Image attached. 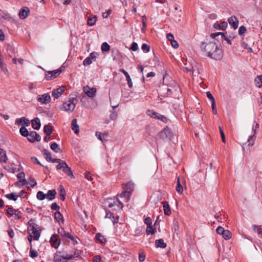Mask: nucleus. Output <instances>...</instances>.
Instances as JSON below:
<instances>
[{"instance_id":"nucleus-4","label":"nucleus","mask_w":262,"mask_h":262,"mask_svg":"<svg viewBox=\"0 0 262 262\" xmlns=\"http://www.w3.org/2000/svg\"><path fill=\"white\" fill-rule=\"evenodd\" d=\"M78 100L76 98H70L69 100L63 103L62 110L66 112H72Z\"/></svg>"},{"instance_id":"nucleus-64","label":"nucleus","mask_w":262,"mask_h":262,"mask_svg":"<svg viewBox=\"0 0 262 262\" xmlns=\"http://www.w3.org/2000/svg\"><path fill=\"white\" fill-rule=\"evenodd\" d=\"M167 39L170 42L174 40V36L172 34L169 33L166 36Z\"/></svg>"},{"instance_id":"nucleus-14","label":"nucleus","mask_w":262,"mask_h":262,"mask_svg":"<svg viewBox=\"0 0 262 262\" xmlns=\"http://www.w3.org/2000/svg\"><path fill=\"white\" fill-rule=\"evenodd\" d=\"M65 90V87L63 86H60L59 88L55 89L54 91H53L52 93V95L53 97H54L55 98H58L61 94L63 93V92Z\"/></svg>"},{"instance_id":"nucleus-31","label":"nucleus","mask_w":262,"mask_h":262,"mask_svg":"<svg viewBox=\"0 0 262 262\" xmlns=\"http://www.w3.org/2000/svg\"><path fill=\"white\" fill-rule=\"evenodd\" d=\"M176 189L178 193L180 194H182L183 193V189L181 184H180L179 178L177 180V186Z\"/></svg>"},{"instance_id":"nucleus-36","label":"nucleus","mask_w":262,"mask_h":262,"mask_svg":"<svg viewBox=\"0 0 262 262\" xmlns=\"http://www.w3.org/2000/svg\"><path fill=\"white\" fill-rule=\"evenodd\" d=\"M20 134L24 137H27L30 133L25 126H21L19 129Z\"/></svg>"},{"instance_id":"nucleus-58","label":"nucleus","mask_w":262,"mask_h":262,"mask_svg":"<svg viewBox=\"0 0 262 262\" xmlns=\"http://www.w3.org/2000/svg\"><path fill=\"white\" fill-rule=\"evenodd\" d=\"M7 212L10 215L12 216L14 215L15 212H16V210L12 208H8L7 210Z\"/></svg>"},{"instance_id":"nucleus-59","label":"nucleus","mask_w":262,"mask_h":262,"mask_svg":"<svg viewBox=\"0 0 262 262\" xmlns=\"http://www.w3.org/2000/svg\"><path fill=\"white\" fill-rule=\"evenodd\" d=\"M206 95H207V98L209 100H211V103H213V102H215L214 98V97H213L212 95L211 94V93L210 92H207L206 93Z\"/></svg>"},{"instance_id":"nucleus-5","label":"nucleus","mask_w":262,"mask_h":262,"mask_svg":"<svg viewBox=\"0 0 262 262\" xmlns=\"http://www.w3.org/2000/svg\"><path fill=\"white\" fill-rule=\"evenodd\" d=\"M259 128V124L256 122L255 121L254 122V124L252 126V132L253 133V135H251L249 137L248 140V145L249 146H253L254 144L255 140V134L256 133L257 129Z\"/></svg>"},{"instance_id":"nucleus-27","label":"nucleus","mask_w":262,"mask_h":262,"mask_svg":"<svg viewBox=\"0 0 262 262\" xmlns=\"http://www.w3.org/2000/svg\"><path fill=\"white\" fill-rule=\"evenodd\" d=\"M42 152L45 159L47 161L49 162L52 160L51 154L47 149H44L42 151Z\"/></svg>"},{"instance_id":"nucleus-38","label":"nucleus","mask_w":262,"mask_h":262,"mask_svg":"<svg viewBox=\"0 0 262 262\" xmlns=\"http://www.w3.org/2000/svg\"><path fill=\"white\" fill-rule=\"evenodd\" d=\"M60 198L62 201H64L66 199V191L62 185L60 186Z\"/></svg>"},{"instance_id":"nucleus-44","label":"nucleus","mask_w":262,"mask_h":262,"mask_svg":"<svg viewBox=\"0 0 262 262\" xmlns=\"http://www.w3.org/2000/svg\"><path fill=\"white\" fill-rule=\"evenodd\" d=\"M58 232L62 237H67L68 236H70V233L66 231L63 228L58 229Z\"/></svg>"},{"instance_id":"nucleus-13","label":"nucleus","mask_w":262,"mask_h":262,"mask_svg":"<svg viewBox=\"0 0 262 262\" xmlns=\"http://www.w3.org/2000/svg\"><path fill=\"white\" fill-rule=\"evenodd\" d=\"M30 13V10L27 7H23L19 11V17L21 19H25L27 18Z\"/></svg>"},{"instance_id":"nucleus-26","label":"nucleus","mask_w":262,"mask_h":262,"mask_svg":"<svg viewBox=\"0 0 262 262\" xmlns=\"http://www.w3.org/2000/svg\"><path fill=\"white\" fill-rule=\"evenodd\" d=\"M54 219L58 221L59 223H60V222L63 223V216H62V215L61 214V213L59 212V211H56L55 213H54Z\"/></svg>"},{"instance_id":"nucleus-54","label":"nucleus","mask_w":262,"mask_h":262,"mask_svg":"<svg viewBox=\"0 0 262 262\" xmlns=\"http://www.w3.org/2000/svg\"><path fill=\"white\" fill-rule=\"evenodd\" d=\"M141 49L143 51L148 52L150 50V47L146 43H143L142 45Z\"/></svg>"},{"instance_id":"nucleus-53","label":"nucleus","mask_w":262,"mask_h":262,"mask_svg":"<svg viewBox=\"0 0 262 262\" xmlns=\"http://www.w3.org/2000/svg\"><path fill=\"white\" fill-rule=\"evenodd\" d=\"M92 63V60L89 57L86 58L83 61V64L84 66H89Z\"/></svg>"},{"instance_id":"nucleus-62","label":"nucleus","mask_w":262,"mask_h":262,"mask_svg":"<svg viewBox=\"0 0 262 262\" xmlns=\"http://www.w3.org/2000/svg\"><path fill=\"white\" fill-rule=\"evenodd\" d=\"M130 49L134 51H137L138 49V44L136 42H133Z\"/></svg>"},{"instance_id":"nucleus-11","label":"nucleus","mask_w":262,"mask_h":262,"mask_svg":"<svg viewBox=\"0 0 262 262\" xmlns=\"http://www.w3.org/2000/svg\"><path fill=\"white\" fill-rule=\"evenodd\" d=\"M229 24L233 28L234 30L237 29L238 27V19L235 16H232L228 18Z\"/></svg>"},{"instance_id":"nucleus-46","label":"nucleus","mask_w":262,"mask_h":262,"mask_svg":"<svg viewBox=\"0 0 262 262\" xmlns=\"http://www.w3.org/2000/svg\"><path fill=\"white\" fill-rule=\"evenodd\" d=\"M253 229L254 231L257 232V233L262 237V226H257L256 225L253 226Z\"/></svg>"},{"instance_id":"nucleus-21","label":"nucleus","mask_w":262,"mask_h":262,"mask_svg":"<svg viewBox=\"0 0 262 262\" xmlns=\"http://www.w3.org/2000/svg\"><path fill=\"white\" fill-rule=\"evenodd\" d=\"M105 217L111 219L114 224H115V223H117L119 219L118 216H117L115 217L114 215V214L111 212H106V215Z\"/></svg>"},{"instance_id":"nucleus-50","label":"nucleus","mask_w":262,"mask_h":262,"mask_svg":"<svg viewBox=\"0 0 262 262\" xmlns=\"http://www.w3.org/2000/svg\"><path fill=\"white\" fill-rule=\"evenodd\" d=\"M51 209L52 210H56L57 211H59L58 210L60 209V207L56 202H54L52 204L51 206Z\"/></svg>"},{"instance_id":"nucleus-63","label":"nucleus","mask_w":262,"mask_h":262,"mask_svg":"<svg viewBox=\"0 0 262 262\" xmlns=\"http://www.w3.org/2000/svg\"><path fill=\"white\" fill-rule=\"evenodd\" d=\"M144 223H145V224L147 225V226L152 225L151 220V219L149 217H147L144 220Z\"/></svg>"},{"instance_id":"nucleus-37","label":"nucleus","mask_w":262,"mask_h":262,"mask_svg":"<svg viewBox=\"0 0 262 262\" xmlns=\"http://www.w3.org/2000/svg\"><path fill=\"white\" fill-rule=\"evenodd\" d=\"M146 232L147 234H154L156 232V229L153 228L152 225L147 226Z\"/></svg>"},{"instance_id":"nucleus-33","label":"nucleus","mask_w":262,"mask_h":262,"mask_svg":"<svg viewBox=\"0 0 262 262\" xmlns=\"http://www.w3.org/2000/svg\"><path fill=\"white\" fill-rule=\"evenodd\" d=\"M58 164L56 166L57 169L63 170L64 168L67 165L66 162L60 159V162H58Z\"/></svg>"},{"instance_id":"nucleus-45","label":"nucleus","mask_w":262,"mask_h":262,"mask_svg":"<svg viewBox=\"0 0 262 262\" xmlns=\"http://www.w3.org/2000/svg\"><path fill=\"white\" fill-rule=\"evenodd\" d=\"M36 197L38 200L42 201L46 198V195L42 191H39L37 193Z\"/></svg>"},{"instance_id":"nucleus-29","label":"nucleus","mask_w":262,"mask_h":262,"mask_svg":"<svg viewBox=\"0 0 262 262\" xmlns=\"http://www.w3.org/2000/svg\"><path fill=\"white\" fill-rule=\"evenodd\" d=\"M0 69L5 74L8 73V70L7 69L6 66L4 63V60H2V58H0Z\"/></svg>"},{"instance_id":"nucleus-9","label":"nucleus","mask_w":262,"mask_h":262,"mask_svg":"<svg viewBox=\"0 0 262 262\" xmlns=\"http://www.w3.org/2000/svg\"><path fill=\"white\" fill-rule=\"evenodd\" d=\"M37 100L42 104H47L51 101V97L49 94H45L38 95Z\"/></svg>"},{"instance_id":"nucleus-52","label":"nucleus","mask_w":262,"mask_h":262,"mask_svg":"<svg viewBox=\"0 0 262 262\" xmlns=\"http://www.w3.org/2000/svg\"><path fill=\"white\" fill-rule=\"evenodd\" d=\"M145 259V254L144 252H141L139 254V260L140 262H143Z\"/></svg>"},{"instance_id":"nucleus-22","label":"nucleus","mask_w":262,"mask_h":262,"mask_svg":"<svg viewBox=\"0 0 262 262\" xmlns=\"http://www.w3.org/2000/svg\"><path fill=\"white\" fill-rule=\"evenodd\" d=\"M155 245L157 248H165L167 244L164 243L163 239H159L155 241Z\"/></svg>"},{"instance_id":"nucleus-6","label":"nucleus","mask_w":262,"mask_h":262,"mask_svg":"<svg viewBox=\"0 0 262 262\" xmlns=\"http://www.w3.org/2000/svg\"><path fill=\"white\" fill-rule=\"evenodd\" d=\"M108 207L111 208L113 207L116 206L117 208H114L113 210L122 209L123 207V205L121 202H120L117 199L115 201L114 199H108Z\"/></svg>"},{"instance_id":"nucleus-55","label":"nucleus","mask_w":262,"mask_h":262,"mask_svg":"<svg viewBox=\"0 0 262 262\" xmlns=\"http://www.w3.org/2000/svg\"><path fill=\"white\" fill-rule=\"evenodd\" d=\"M52 75L51 72L50 71L47 72L45 74V79L47 80H51L53 79Z\"/></svg>"},{"instance_id":"nucleus-34","label":"nucleus","mask_w":262,"mask_h":262,"mask_svg":"<svg viewBox=\"0 0 262 262\" xmlns=\"http://www.w3.org/2000/svg\"><path fill=\"white\" fill-rule=\"evenodd\" d=\"M25 174L24 172H19L17 175V178L19 179L20 182H24L25 184L27 183L26 180L25 178Z\"/></svg>"},{"instance_id":"nucleus-35","label":"nucleus","mask_w":262,"mask_h":262,"mask_svg":"<svg viewBox=\"0 0 262 262\" xmlns=\"http://www.w3.org/2000/svg\"><path fill=\"white\" fill-rule=\"evenodd\" d=\"M44 132L48 136H50V135L52 134L53 129L52 127L49 125H46L44 126L43 129Z\"/></svg>"},{"instance_id":"nucleus-15","label":"nucleus","mask_w":262,"mask_h":262,"mask_svg":"<svg viewBox=\"0 0 262 262\" xmlns=\"http://www.w3.org/2000/svg\"><path fill=\"white\" fill-rule=\"evenodd\" d=\"M50 243L52 246L55 248H57L59 247L60 241L58 239L57 234L52 235L50 239Z\"/></svg>"},{"instance_id":"nucleus-8","label":"nucleus","mask_w":262,"mask_h":262,"mask_svg":"<svg viewBox=\"0 0 262 262\" xmlns=\"http://www.w3.org/2000/svg\"><path fill=\"white\" fill-rule=\"evenodd\" d=\"M27 138L28 141L31 143H33L35 141H40L41 140L40 135L34 131L30 132Z\"/></svg>"},{"instance_id":"nucleus-2","label":"nucleus","mask_w":262,"mask_h":262,"mask_svg":"<svg viewBox=\"0 0 262 262\" xmlns=\"http://www.w3.org/2000/svg\"><path fill=\"white\" fill-rule=\"evenodd\" d=\"M28 224L29 225L28 230L30 233V234H31L33 236V239L35 241L38 240L40 235L41 230L40 227L37 225L34 221L33 220H30Z\"/></svg>"},{"instance_id":"nucleus-18","label":"nucleus","mask_w":262,"mask_h":262,"mask_svg":"<svg viewBox=\"0 0 262 262\" xmlns=\"http://www.w3.org/2000/svg\"><path fill=\"white\" fill-rule=\"evenodd\" d=\"M164 213L166 215H169L171 214V211L168 203L166 201L162 202Z\"/></svg>"},{"instance_id":"nucleus-1","label":"nucleus","mask_w":262,"mask_h":262,"mask_svg":"<svg viewBox=\"0 0 262 262\" xmlns=\"http://www.w3.org/2000/svg\"><path fill=\"white\" fill-rule=\"evenodd\" d=\"M200 49L205 55L210 58L215 60H220L223 57V51L221 46L215 42V40L206 38L204 41L201 42Z\"/></svg>"},{"instance_id":"nucleus-12","label":"nucleus","mask_w":262,"mask_h":262,"mask_svg":"<svg viewBox=\"0 0 262 262\" xmlns=\"http://www.w3.org/2000/svg\"><path fill=\"white\" fill-rule=\"evenodd\" d=\"M67 258V255L63 256L61 255L60 252H57L54 256V262H66L68 259Z\"/></svg>"},{"instance_id":"nucleus-48","label":"nucleus","mask_w":262,"mask_h":262,"mask_svg":"<svg viewBox=\"0 0 262 262\" xmlns=\"http://www.w3.org/2000/svg\"><path fill=\"white\" fill-rule=\"evenodd\" d=\"M50 72H51V74L52 75V76L53 77V79H54L56 77H57L59 75V74L61 73L62 70H61L60 69H58V70H54V71H50Z\"/></svg>"},{"instance_id":"nucleus-23","label":"nucleus","mask_w":262,"mask_h":262,"mask_svg":"<svg viewBox=\"0 0 262 262\" xmlns=\"http://www.w3.org/2000/svg\"><path fill=\"white\" fill-rule=\"evenodd\" d=\"M72 129L74 131V132L77 134L79 132V126L77 123V120L76 119H74L72 121Z\"/></svg>"},{"instance_id":"nucleus-60","label":"nucleus","mask_w":262,"mask_h":262,"mask_svg":"<svg viewBox=\"0 0 262 262\" xmlns=\"http://www.w3.org/2000/svg\"><path fill=\"white\" fill-rule=\"evenodd\" d=\"M242 46L245 49H247L249 53L252 52V49L251 48L249 47L247 43L245 42H242Z\"/></svg>"},{"instance_id":"nucleus-43","label":"nucleus","mask_w":262,"mask_h":262,"mask_svg":"<svg viewBox=\"0 0 262 262\" xmlns=\"http://www.w3.org/2000/svg\"><path fill=\"white\" fill-rule=\"evenodd\" d=\"M256 85L260 88L262 84V75L257 76L255 79Z\"/></svg>"},{"instance_id":"nucleus-40","label":"nucleus","mask_w":262,"mask_h":262,"mask_svg":"<svg viewBox=\"0 0 262 262\" xmlns=\"http://www.w3.org/2000/svg\"><path fill=\"white\" fill-rule=\"evenodd\" d=\"M222 236L225 239L228 240L232 237V233L229 230H225Z\"/></svg>"},{"instance_id":"nucleus-25","label":"nucleus","mask_w":262,"mask_h":262,"mask_svg":"<svg viewBox=\"0 0 262 262\" xmlns=\"http://www.w3.org/2000/svg\"><path fill=\"white\" fill-rule=\"evenodd\" d=\"M170 134V130L168 128H164L159 134V136L162 138H167L168 135Z\"/></svg>"},{"instance_id":"nucleus-24","label":"nucleus","mask_w":262,"mask_h":262,"mask_svg":"<svg viewBox=\"0 0 262 262\" xmlns=\"http://www.w3.org/2000/svg\"><path fill=\"white\" fill-rule=\"evenodd\" d=\"M80 252L78 250H75L73 254L67 255V259H74L80 256Z\"/></svg>"},{"instance_id":"nucleus-49","label":"nucleus","mask_w":262,"mask_h":262,"mask_svg":"<svg viewBox=\"0 0 262 262\" xmlns=\"http://www.w3.org/2000/svg\"><path fill=\"white\" fill-rule=\"evenodd\" d=\"M38 256V253L36 250L32 249L31 247L30 250V256L33 258H36Z\"/></svg>"},{"instance_id":"nucleus-17","label":"nucleus","mask_w":262,"mask_h":262,"mask_svg":"<svg viewBox=\"0 0 262 262\" xmlns=\"http://www.w3.org/2000/svg\"><path fill=\"white\" fill-rule=\"evenodd\" d=\"M16 124L18 125H22L21 123H23V124L26 126H28L30 125V121L29 119L26 118L25 117H22L20 119H17L16 120Z\"/></svg>"},{"instance_id":"nucleus-56","label":"nucleus","mask_w":262,"mask_h":262,"mask_svg":"<svg viewBox=\"0 0 262 262\" xmlns=\"http://www.w3.org/2000/svg\"><path fill=\"white\" fill-rule=\"evenodd\" d=\"M246 28L244 26H242L239 28L238 33L239 35H243L246 33Z\"/></svg>"},{"instance_id":"nucleus-28","label":"nucleus","mask_w":262,"mask_h":262,"mask_svg":"<svg viewBox=\"0 0 262 262\" xmlns=\"http://www.w3.org/2000/svg\"><path fill=\"white\" fill-rule=\"evenodd\" d=\"M62 171L70 177H74L72 169L70 167L68 166V165L65 167V168H64Z\"/></svg>"},{"instance_id":"nucleus-39","label":"nucleus","mask_w":262,"mask_h":262,"mask_svg":"<svg viewBox=\"0 0 262 262\" xmlns=\"http://www.w3.org/2000/svg\"><path fill=\"white\" fill-rule=\"evenodd\" d=\"M146 113L150 117H151L152 118H155V119H157V118L159 115V113H156V112H155L152 110H148L146 112Z\"/></svg>"},{"instance_id":"nucleus-51","label":"nucleus","mask_w":262,"mask_h":262,"mask_svg":"<svg viewBox=\"0 0 262 262\" xmlns=\"http://www.w3.org/2000/svg\"><path fill=\"white\" fill-rule=\"evenodd\" d=\"M217 25L219 26V28L220 29L224 30L227 27L228 24L226 21H223L220 24H217Z\"/></svg>"},{"instance_id":"nucleus-61","label":"nucleus","mask_w":262,"mask_h":262,"mask_svg":"<svg viewBox=\"0 0 262 262\" xmlns=\"http://www.w3.org/2000/svg\"><path fill=\"white\" fill-rule=\"evenodd\" d=\"M7 160L6 154L0 155V162L5 163Z\"/></svg>"},{"instance_id":"nucleus-57","label":"nucleus","mask_w":262,"mask_h":262,"mask_svg":"<svg viewBox=\"0 0 262 262\" xmlns=\"http://www.w3.org/2000/svg\"><path fill=\"white\" fill-rule=\"evenodd\" d=\"M225 230L222 227H218L216 230L217 234L223 235Z\"/></svg>"},{"instance_id":"nucleus-20","label":"nucleus","mask_w":262,"mask_h":262,"mask_svg":"<svg viewBox=\"0 0 262 262\" xmlns=\"http://www.w3.org/2000/svg\"><path fill=\"white\" fill-rule=\"evenodd\" d=\"M56 194V191L55 189L50 190L48 191L47 193L46 194V198L49 201H52L55 199Z\"/></svg>"},{"instance_id":"nucleus-19","label":"nucleus","mask_w":262,"mask_h":262,"mask_svg":"<svg viewBox=\"0 0 262 262\" xmlns=\"http://www.w3.org/2000/svg\"><path fill=\"white\" fill-rule=\"evenodd\" d=\"M31 122L33 128L36 130H38L40 128L41 124L40 122V120L38 118L36 117L33 119Z\"/></svg>"},{"instance_id":"nucleus-7","label":"nucleus","mask_w":262,"mask_h":262,"mask_svg":"<svg viewBox=\"0 0 262 262\" xmlns=\"http://www.w3.org/2000/svg\"><path fill=\"white\" fill-rule=\"evenodd\" d=\"M83 91L88 97L93 98L96 96L97 89L95 88H90L86 85L83 88Z\"/></svg>"},{"instance_id":"nucleus-3","label":"nucleus","mask_w":262,"mask_h":262,"mask_svg":"<svg viewBox=\"0 0 262 262\" xmlns=\"http://www.w3.org/2000/svg\"><path fill=\"white\" fill-rule=\"evenodd\" d=\"M124 191L120 194V197H124L127 201L129 200L130 196L133 192L135 188L134 183L129 181L123 185Z\"/></svg>"},{"instance_id":"nucleus-10","label":"nucleus","mask_w":262,"mask_h":262,"mask_svg":"<svg viewBox=\"0 0 262 262\" xmlns=\"http://www.w3.org/2000/svg\"><path fill=\"white\" fill-rule=\"evenodd\" d=\"M219 36H221L222 39H224L226 40L229 45H231V40L227 37L222 32H217L211 33L210 34V37L212 38L213 40H216L215 37Z\"/></svg>"},{"instance_id":"nucleus-32","label":"nucleus","mask_w":262,"mask_h":262,"mask_svg":"<svg viewBox=\"0 0 262 262\" xmlns=\"http://www.w3.org/2000/svg\"><path fill=\"white\" fill-rule=\"evenodd\" d=\"M95 237L100 243L104 244L106 242L105 237L100 233H97Z\"/></svg>"},{"instance_id":"nucleus-30","label":"nucleus","mask_w":262,"mask_h":262,"mask_svg":"<svg viewBox=\"0 0 262 262\" xmlns=\"http://www.w3.org/2000/svg\"><path fill=\"white\" fill-rule=\"evenodd\" d=\"M5 196L10 200H12L15 201L17 200V199L18 197V195L16 193L12 192V193H11L10 194H6L5 195Z\"/></svg>"},{"instance_id":"nucleus-16","label":"nucleus","mask_w":262,"mask_h":262,"mask_svg":"<svg viewBox=\"0 0 262 262\" xmlns=\"http://www.w3.org/2000/svg\"><path fill=\"white\" fill-rule=\"evenodd\" d=\"M119 71L122 72L125 76L126 78V80L127 81V84H128V86L129 88H132L133 87V82H132V79L130 78V77L129 76V75L128 74V73L124 69H120L119 70Z\"/></svg>"},{"instance_id":"nucleus-47","label":"nucleus","mask_w":262,"mask_h":262,"mask_svg":"<svg viewBox=\"0 0 262 262\" xmlns=\"http://www.w3.org/2000/svg\"><path fill=\"white\" fill-rule=\"evenodd\" d=\"M101 49L102 51L107 52L110 50V46L107 42H105L102 44Z\"/></svg>"},{"instance_id":"nucleus-42","label":"nucleus","mask_w":262,"mask_h":262,"mask_svg":"<svg viewBox=\"0 0 262 262\" xmlns=\"http://www.w3.org/2000/svg\"><path fill=\"white\" fill-rule=\"evenodd\" d=\"M97 17L95 16L90 17L88 19V24L90 26H93L95 25Z\"/></svg>"},{"instance_id":"nucleus-41","label":"nucleus","mask_w":262,"mask_h":262,"mask_svg":"<svg viewBox=\"0 0 262 262\" xmlns=\"http://www.w3.org/2000/svg\"><path fill=\"white\" fill-rule=\"evenodd\" d=\"M50 147L52 150L54 151L55 152H59L60 150L59 145L56 143H53L51 144Z\"/></svg>"}]
</instances>
